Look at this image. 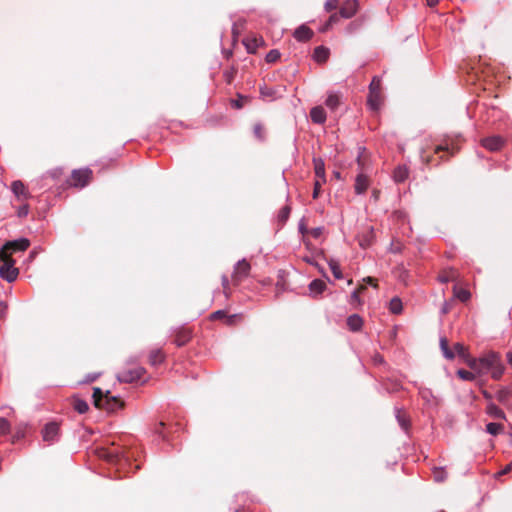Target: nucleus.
I'll use <instances>...</instances> for the list:
<instances>
[{
	"instance_id": "14",
	"label": "nucleus",
	"mask_w": 512,
	"mask_h": 512,
	"mask_svg": "<svg viewBox=\"0 0 512 512\" xmlns=\"http://www.w3.org/2000/svg\"><path fill=\"white\" fill-rule=\"evenodd\" d=\"M64 169L63 168H60V167H57V168H53L49 171H47L42 179L43 180H52L54 182V185H57L59 186L60 188H63V189H66L68 188L65 184V179L67 177H65L64 175Z\"/></svg>"
},
{
	"instance_id": "46",
	"label": "nucleus",
	"mask_w": 512,
	"mask_h": 512,
	"mask_svg": "<svg viewBox=\"0 0 512 512\" xmlns=\"http://www.w3.org/2000/svg\"><path fill=\"white\" fill-rule=\"evenodd\" d=\"M454 350L458 354V356L465 359L466 362L470 358L467 353L466 347L462 343H459V342L455 343Z\"/></svg>"
},
{
	"instance_id": "24",
	"label": "nucleus",
	"mask_w": 512,
	"mask_h": 512,
	"mask_svg": "<svg viewBox=\"0 0 512 512\" xmlns=\"http://www.w3.org/2000/svg\"><path fill=\"white\" fill-rule=\"evenodd\" d=\"M243 44L248 53L254 54L256 53L258 47L264 44V41L261 37H247L243 40Z\"/></svg>"
},
{
	"instance_id": "43",
	"label": "nucleus",
	"mask_w": 512,
	"mask_h": 512,
	"mask_svg": "<svg viewBox=\"0 0 512 512\" xmlns=\"http://www.w3.org/2000/svg\"><path fill=\"white\" fill-rule=\"evenodd\" d=\"M402 309H403V306H402V301L400 298L394 297L390 300L389 310L391 311V313L399 314L402 312Z\"/></svg>"
},
{
	"instance_id": "40",
	"label": "nucleus",
	"mask_w": 512,
	"mask_h": 512,
	"mask_svg": "<svg viewBox=\"0 0 512 512\" xmlns=\"http://www.w3.org/2000/svg\"><path fill=\"white\" fill-rule=\"evenodd\" d=\"M432 474L435 482L441 483L447 479V472L444 467H434Z\"/></svg>"
},
{
	"instance_id": "37",
	"label": "nucleus",
	"mask_w": 512,
	"mask_h": 512,
	"mask_svg": "<svg viewBox=\"0 0 512 512\" xmlns=\"http://www.w3.org/2000/svg\"><path fill=\"white\" fill-rule=\"evenodd\" d=\"M237 72H238V69L235 65H232L229 68L225 69L223 71L224 81L227 84H231L233 82V80L235 79Z\"/></svg>"
},
{
	"instance_id": "9",
	"label": "nucleus",
	"mask_w": 512,
	"mask_h": 512,
	"mask_svg": "<svg viewBox=\"0 0 512 512\" xmlns=\"http://www.w3.org/2000/svg\"><path fill=\"white\" fill-rule=\"evenodd\" d=\"M29 246L30 241L27 238H19L13 241H8L0 248V254L11 255L13 252L27 250Z\"/></svg>"
},
{
	"instance_id": "8",
	"label": "nucleus",
	"mask_w": 512,
	"mask_h": 512,
	"mask_svg": "<svg viewBox=\"0 0 512 512\" xmlns=\"http://www.w3.org/2000/svg\"><path fill=\"white\" fill-rule=\"evenodd\" d=\"M250 270H251V265L246 259L239 260L234 265L233 273L231 276L233 285L237 286L243 280H245L249 276Z\"/></svg>"
},
{
	"instance_id": "39",
	"label": "nucleus",
	"mask_w": 512,
	"mask_h": 512,
	"mask_svg": "<svg viewBox=\"0 0 512 512\" xmlns=\"http://www.w3.org/2000/svg\"><path fill=\"white\" fill-rule=\"evenodd\" d=\"M453 292L454 296L461 302H466L471 297V293L467 289L458 288L457 286H454Z\"/></svg>"
},
{
	"instance_id": "13",
	"label": "nucleus",
	"mask_w": 512,
	"mask_h": 512,
	"mask_svg": "<svg viewBox=\"0 0 512 512\" xmlns=\"http://www.w3.org/2000/svg\"><path fill=\"white\" fill-rule=\"evenodd\" d=\"M506 143L505 138L499 135H492L482 138L480 144L483 148L490 152L500 151Z\"/></svg>"
},
{
	"instance_id": "17",
	"label": "nucleus",
	"mask_w": 512,
	"mask_h": 512,
	"mask_svg": "<svg viewBox=\"0 0 512 512\" xmlns=\"http://www.w3.org/2000/svg\"><path fill=\"white\" fill-rule=\"evenodd\" d=\"M313 36H314L313 30L305 24L300 25L293 32V37L298 42H303V43L308 42L309 40L312 39Z\"/></svg>"
},
{
	"instance_id": "52",
	"label": "nucleus",
	"mask_w": 512,
	"mask_h": 512,
	"mask_svg": "<svg viewBox=\"0 0 512 512\" xmlns=\"http://www.w3.org/2000/svg\"><path fill=\"white\" fill-rule=\"evenodd\" d=\"M325 182H322L321 180L319 179H316L315 182H314V189H313V193H312V197L313 199H317L320 195V192H321V187L322 185L324 184Z\"/></svg>"
},
{
	"instance_id": "61",
	"label": "nucleus",
	"mask_w": 512,
	"mask_h": 512,
	"mask_svg": "<svg viewBox=\"0 0 512 512\" xmlns=\"http://www.w3.org/2000/svg\"><path fill=\"white\" fill-rule=\"evenodd\" d=\"M373 361L376 364H382L384 362V359L379 353H376L373 357Z\"/></svg>"
},
{
	"instance_id": "63",
	"label": "nucleus",
	"mask_w": 512,
	"mask_h": 512,
	"mask_svg": "<svg viewBox=\"0 0 512 512\" xmlns=\"http://www.w3.org/2000/svg\"><path fill=\"white\" fill-rule=\"evenodd\" d=\"M165 426V423L164 422H159L157 424V426L155 427V432L159 435H162V429L164 428Z\"/></svg>"
},
{
	"instance_id": "12",
	"label": "nucleus",
	"mask_w": 512,
	"mask_h": 512,
	"mask_svg": "<svg viewBox=\"0 0 512 512\" xmlns=\"http://www.w3.org/2000/svg\"><path fill=\"white\" fill-rule=\"evenodd\" d=\"M42 438L45 442L54 443L60 438V424L56 421H51L45 424L42 431Z\"/></svg>"
},
{
	"instance_id": "7",
	"label": "nucleus",
	"mask_w": 512,
	"mask_h": 512,
	"mask_svg": "<svg viewBox=\"0 0 512 512\" xmlns=\"http://www.w3.org/2000/svg\"><path fill=\"white\" fill-rule=\"evenodd\" d=\"M171 336L177 347H183L191 341L193 330L187 325L178 326L172 330Z\"/></svg>"
},
{
	"instance_id": "27",
	"label": "nucleus",
	"mask_w": 512,
	"mask_h": 512,
	"mask_svg": "<svg viewBox=\"0 0 512 512\" xmlns=\"http://www.w3.org/2000/svg\"><path fill=\"white\" fill-rule=\"evenodd\" d=\"M409 177V169L406 165H399L394 169L393 179L397 183L406 181Z\"/></svg>"
},
{
	"instance_id": "3",
	"label": "nucleus",
	"mask_w": 512,
	"mask_h": 512,
	"mask_svg": "<svg viewBox=\"0 0 512 512\" xmlns=\"http://www.w3.org/2000/svg\"><path fill=\"white\" fill-rule=\"evenodd\" d=\"M92 178L93 171L90 168L74 169L70 177L65 179V184L68 188H84L91 182Z\"/></svg>"
},
{
	"instance_id": "33",
	"label": "nucleus",
	"mask_w": 512,
	"mask_h": 512,
	"mask_svg": "<svg viewBox=\"0 0 512 512\" xmlns=\"http://www.w3.org/2000/svg\"><path fill=\"white\" fill-rule=\"evenodd\" d=\"M501 111L496 107L486 108L485 116H483V120L488 123H494L496 119L500 118Z\"/></svg>"
},
{
	"instance_id": "30",
	"label": "nucleus",
	"mask_w": 512,
	"mask_h": 512,
	"mask_svg": "<svg viewBox=\"0 0 512 512\" xmlns=\"http://www.w3.org/2000/svg\"><path fill=\"white\" fill-rule=\"evenodd\" d=\"M347 326L348 328L353 331V332H357L359 330H361L362 326H363V320L362 318L357 315V314H353V315H350L348 318H347Z\"/></svg>"
},
{
	"instance_id": "26",
	"label": "nucleus",
	"mask_w": 512,
	"mask_h": 512,
	"mask_svg": "<svg viewBox=\"0 0 512 512\" xmlns=\"http://www.w3.org/2000/svg\"><path fill=\"white\" fill-rule=\"evenodd\" d=\"M330 55V51L325 46H317L313 52V59L317 63H325Z\"/></svg>"
},
{
	"instance_id": "6",
	"label": "nucleus",
	"mask_w": 512,
	"mask_h": 512,
	"mask_svg": "<svg viewBox=\"0 0 512 512\" xmlns=\"http://www.w3.org/2000/svg\"><path fill=\"white\" fill-rule=\"evenodd\" d=\"M146 370L141 366L126 367L117 375V379L123 383H134L145 375Z\"/></svg>"
},
{
	"instance_id": "45",
	"label": "nucleus",
	"mask_w": 512,
	"mask_h": 512,
	"mask_svg": "<svg viewBox=\"0 0 512 512\" xmlns=\"http://www.w3.org/2000/svg\"><path fill=\"white\" fill-rule=\"evenodd\" d=\"M329 267L331 269V272H332L333 276L336 279H342L343 278L341 267H340V265H339V263L337 261L330 260L329 261Z\"/></svg>"
},
{
	"instance_id": "58",
	"label": "nucleus",
	"mask_w": 512,
	"mask_h": 512,
	"mask_svg": "<svg viewBox=\"0 0 512 512\" xmlns=\"http://www.w3.org/2000/svg\"><path fill=\"white\" fill-rule=\"evenodd\" d=\"M422 162L426 165H430L434 163V157L430 155H425L424 153L421 155Z\"/></svg>"
},
{
	"instance_id": "64",
	"label": "nucleus",
	"mask_w": 512,
	"mask_h": 512,
	"mask_svg": "<svg viewBox=\"0 0 512 512\" xmlns=\"http://www.w3.org/2000/svg\"><path fill=\"white\" fill-rule=\"evenodd\" d=\"M506 360H507V363L512 367V352L511 351L507 352Z\"/></svg>"
},
{
	"instance_id": "42",
	"label": "nucleus",
	"mask_w": 512,
	"mask_h": 512,
	"mask_svg": "<svg viewBox=\"0 0 512 512\" xmlns=\"http://www.w3.org/2000/svg\"><path fill=\"white\" fill-rule=\"evenodd\" d=\"M503 429L504 426L501 423L490 422L486 425V432L493 436L500 434Z\"/></svg>"
},
{
	"instance_id": "23",
	"label": "nucleus",
	"mask_w": 512,
	"mask_h": 512,
	"mask_svg": "<svg viewBox=\"0 0 512 512\" xmlns=\"http://www.w3.org/2000/svg\"><path fill=\"white\" fill-rule=\"evenodd\" d=\"M485 412L489 417L493 419H506L505 412L501 408H499L493 401L487 403Z\"/></svg>"
},
{
	"instance_id": "21",
	"label": "nucleus",
	"mask_w": 512,
	"mask_h": 512,
	"mask_svg": "<svg viewBox=\"0 0 512 512\" xmlns=\"http://www.w3.org/2000/svg\"><path fill=\"white\" fill-rule=\"evenodd\" d=\"M310 118L311 121L315 124H324L327 120L325 109L320 105L312 107L310 110Z\"/></svg>"
},
{
	"instance_id": "10",
	"label": "nucleus",
	"mask_w": 512,
	"mask_h": 512,
	"mask_svg": "<svg viewBox=\"0 0 512 512\" xmlns=\"http://www.w3.org/2000/svg\"><path fill=\"white\" fill-rule=\"evenodd\" d=\"M97 455L109 463H118L122 459H127L124 452L118 448H99Z\"/></svg>"
},
{
	"instance_id": "2",
	"label": "nucleus",
	"mask_w": 512,
	"mask_h": 512,
	"mask_svg": "<svg viewBox=\"0 0 512 512\" xmlns=\"http://www.w3.org/2000/svg\"><path fill=\"white\" fill-rule=\"evenodd\" d=\"M92 397L97 408H103L108 412H114L123 407L119 397L111 395L110 391L104 392L98 387L93 389Z\"/></svg>"
},
{
	"instance_id": "36",
	"label": "nucleus",
	"mask_w": 512,
	"mask_h": 512,
	"mask_svg": "<svg viewBox=\"0 0 512 512\" xmlns=\"http://www.w3.org/2000/svg\"><path fill=\"white\" fill-rule=\"evenodd\" d=\"M440 348L443 353V356L448 360H453L455 358V353L449 348L448 340L445 337L440 338Z\"/></svg>"
},
{
	"instance_id": "59",
	"label": "nucleus",
	"mask_w": 512,
	"mask_h": 512,
	"mask_svg": "<svg viewBox=\"0 0 512 512\" xmlns=\"http://www.w3.org/2000/svg\"><path fill=\"white\" fill-rule=\"evenodd\" d=\"M365 289L364 286H360L358 289L352 292L351 298L355 301H359V293Z\"/></svg>"
},
{
	"instance_id": "5",
	"label": "nucleus",
	"mask_w": 512,
	"mask_h": 512,
	"mask_svg": "<svg viewBox=\"0 0 512 512\" xmlns=\"http://www.w3.org/2000/svg\"><path fill=\"white\" fill-rule=\"evenodd\" d=\"M382 104V94H381V81L378 77H373L370 85H369V94L367 97V105L373 110L377 111L380 109Z\"/></svg>"
},
{
	"instance_id": "34",
	"label": "nucleus",
	"mask_w": 512,
	"mask_h": 512,
	"mask_svg": "<svg viewBox=\"0 0 512 512\" xmlns=\"http://www.w3.org/2000/svg\"><path fill=\"white\" fill-rule=\"evenodd\" d=\"M458 151V147L454 144H449L445 142L443 144L437 145L434 148V154H439L440 152H448L451 156L454 155Z\"/></svg>"
},
{
	"instance_id": "22",
	"label": "nucleus",
	"mask_w": 512,
	"mask_h": 512,
	"mask_svg": "<svg viewBox=\"0 0 512 512\" xmlns=\"http://www.w3.org/2000/svg\"><path fill=\"white\" fill-rule=\"evenodd\" d=\"M326 283L321 279H314L310 282L308 289L313 298H317L326 290Z\"/></svg>"
},
{
	"instance_id": "32",
	"label": "nucleus",
	"mask_w": 512,
	"mask_h": 512,
	"mask_svg": "<svg viewBox=\"0 0 512 512\" xmlns=\"http://www.w3.org/2000/svg\"><path fill=\"white\" fill-rule=\"evenodd\" d=\"M250 102H251L250 96H245L240 93H237V98L231 99L230 105L232 108L240 110L244 107L245 104L250 103Z\"/></svg>"
},
{
	"instance_id": "4",
	"label": "nucleus",
	"mask_w": 512,
	"mask_h": 512,
	"mask_svg": "<svg viewBox=\"0 0 512 512\" xmlns=\"http://www.w3.org/2000/svg\"><path fill=\"white\" fill-rule=\"evenodd\" d=\"M0 261H2L0 265V277L9 283L15 281L19 274L18 269L15 267V260L11 255L0 254Z\"/></svg>"
},
{
	"instance_id": "25",
	"label": "nucleus",
	"mask_w": 512,
	"mask_h": 512,
	"mask_svg": "<svg viewBox=\"0 0 512 512\" xmlns=\"http://www.w3.org/2000/svg\"><path fill=\"white\" fill-rule=\"evenodd\" d=\"M165 353L162 349L156 348L152 349L148 356V361L151 366H157L162 364L165 361Z\"/></svg>"
},
{
	"instance_id": "28",
	"label": "nucleus",
	"mask_w": 512,
	"mask_h": 512,
	"mask_svg": "<svg viewBox=\"0 0 512 512\" xmlns=\"http://www.w3.org/2000/svg\"><path fill=\"white\" fill-rule=\"evenodd\" d=\"M395 417L397 419V422L399 423L400 427L407 431L410 427V420L406 412L402 408H395Z\"/></svg>"
},
{
	"instance_id": "51",
	"label": "nucleus",
	"mask_w": 512,
	"mask_h": 512,
	"mask_svg": "<svg viewBox=\"0 0 512 512\" xmlns=\"http://www.w3.org/2000/svg\"><path fill=\"white\" fill-rule=\"evenodd\" d=\"M227 316V312L225 310H217L210 314V320L217 321V320H224Z\"/></svg>"
},
{
	"instance_id": "49",
	"label": "nucleus",
	"mask_w": 512,
	"mask_h": 512,
	"mask_svg": "<svg viewBox=\"0 0 512 512\" xmlns=\"http://www.w3.org/2000/svg\"><path fill=\"white\" fill-rule=\"evenodd\" d=\"M281 54L277 49L270 50L265 57L267 63H274L280 58Z\"/></svg>"
},
{
	"instance_id": "57",
	"label": "nucleus",
	"mask_w": 512,
	"mask_h": 512,
	"mask_svg": "<svg viewBox=\"0 0 512 512\" xmlns=\"http://www.w3.org/2000/svg\"><path fill=\"white\" fill-rule=\"evenodd\" d=\"M340 17L341 16L339 13H333L330 15V17L328 18L327 21L329 22V24H331L333 26L334 24H336L339 21Z\"/></svg>"
},
{
	"instance_id": "11",
	"label": "nucleus",
	"mask_w": 512,
	"mask_h": 512,
	"mask_svg": "<svg viewBox=\"0 0 512 512\" xmlns=\"http://www.w3.org/2000/svg\"><path fill=\"white\" fill-rule=\"evenodd\" d=\"M10 189L17 202H27L32 197L28 187L21 180H14Z\"/></svg>"
},
{
	"instance_id": "60",
	"label": "nucleus",
	"mask_w": 512,
	"mask_h": 512,
	"mask_svg": "<svg viewBox=\"0 0 512 512\" xmlns=\"http://www.w3.org/2000/svg\"><path fill=\"white\" fill-rule=\"evenodd\" d=\"M511 470H512V463H509L508 465H506L504 467V469H502L501 471H499L497 473V476L500 477L502 475H505V474L509 473Z\"/></svg>"
},
{
	"instance_id": "41",
	"label": "nucleus",
	"mask_w": 512,
	"mask_h": 512,
	"mask_svg": "<svg viewBox=\"0 0 512 512\" xmlns=\"http://www.w3.org/2000/svg\"><path fill=\"white\" fill-rule=\"evenodd\" d=\"M243 321V314L242 313H236L226 316V318L223 320V322L227 326H235Z\"/></svg>"
},
{
	"instance_id": "29",
	"label": "nucleus",
	"mask_w": 512,
	"mask_h": 512,
	"mask_svg": "<svg viewBox=\"0 0 512 512\" xmlns=\"http://www.w3.org/2000/svg\"><path fill=\"white\" fill-rule=\"evenodd\" d=\"M313 164L316 179H319L322 182H326L324 161L321 158H314Z\"/></svg>"
},
{
	"instance_id": "53",
	"label": "nucleus",
	"mask_w": 512,
	"mask_h": 512,
	"mask_svg": "<svg viewBox=\"0 0 512 512\" xmlns=\"http://www.w3.org/2000/svg\"><path fill=\"white\" fill-rule=\"evenodd\" d=\"M8 315V305L4 301H0V321H5Z\"/></svg>"
},
{
	"instance_id": "47",
	"label": "nucleus",
	"mask_w": 512,
	"mask_h": 512,
	"mask_svg": "<svg viewBox=\"0 0 512 512\" xmlns=\"http://www.w3.org/2000/svg\"><path fill=\"white\" fill-rule=\"evenodd\" d=\"M10 430H11L10 422L4 417H0V436L9 434Z\"/></svg>"
},
{
	"instance_id": "50",
	"label": "nucleus",
	"mask_w": 512,
	"mask_h": 512,
	"mask_svg": "<svg viewBox=\"0 0 512 512\" xmlns=\"http://www.w3.org/2000/svg\"><path fill=\"white\" fill-rule=\"evenodd\" d=\"M221 282H222V287H223V293L226 298H229L231 295V289H230L228 277L226 275H222Z\"/></svg>"
},
{
	"instance_id": "54",
	"label": "nucleus",
	"mask_w": 512,
	"mask_h": 512,
	"mask_svg": "<svg viewBox=\"0 0 512 512\" xmlns=\"http://www.w3.org/2000/svg\"><path fill=\"white\" fill-rule=\"evenodd\" d=\"M338 0H327L324 4V8L327 12H331L338 7Z\"/></svg>"
},
{
	"instance_id": "62",
	"label": "nucleus",
	"mask_w": 512,
	"mask_h": 512,
	"mask_svg": "<svg viewBox=\"0 0 512 512\" xmlns=\"http://www.w3.org/2000/svg\"><path fill=\"white\" fill-rule=\"evenodd\" d=\"M222 54L225 59L229 60L233 56V51L230 49H225L222 51Z\"/></svg>"
},
{
	"instance_id": "55",
	"label": "nucleus",
	"mask_w": 512,
	"mask_h": 512,
	"mask_svg": "<svg viewBox=\"0 0 512 512\" xmlns=\"http://www.w3.org/2000/svg\"><path fill=\"white\" fill-rule=\"evenodd\" d=\"M284 274V271H280L279 272V280L278 282L276 283V289L277 291H284V282H283V275Z\"/></svg>"
},
{
	"instance_id": "35",
	"label": "nucleus",
	"mask_w": 512,
	"mask_h": 512,
	"mask_svg": "<svg viewBox=\"0 0 512 512\" xmlns=\"http://www.w3.org/2000/svg\"><path fill=\"white\" fill-rule=\"evenodd\" d=\"M291 207L290 205H284L278 212L277 221L280 226H283L290 217Z\"/></svg>"
},
{
	"instance_id": "15",
	"label": "nucleus",
	"mask_w": 512,
	"mask_h": 512,
	"mask_svg": "<svg viewBox=\"0 0 512 512\" xmlns=\"http://www.w3.org/2000/svg\"><path fill=\"white\" fill-rule=\"evenodd\" d=\"M358 10H359L358 0H345L339 9V14L342 18L350 19L356 15Z\"/></svg>"
},
{
	"instance_id": "1",
	"label": "nucleus",
	"mask_w": 512,
	"mask_h": 512,
	"mask_svg": "<svg viewBox=\"0 0 512 512\" xmlns=\"http://www.w3.org/2000/svg\"><path fill=\"white\" fill-rule=\"evenodd\" d=\"M467 365L476 372L477 375L490 374L494 380H500L504 374L505 366L501 355L495 351H489L478 358H469Z\"/></svg>"
},
{
	"instance_id": "38",
	"label": "nucleus",
	"mask_w": 512,
	"mask_h": 512,
	"mask_svg": "<svg viewBox=\"0 0 512 512\" xmlns=\"http://www.w3.org/2000/svg\"><path fill=\"white\" fill-rule=\"evenodd\" d=\"M253 134L259 141H264L266 139V130L264 125L260 122L255 123L253 126Z\"/></svg>"
},
{
	"instance_id": "20",
	"label": "nucleus",
	"mask_w": 512,
	"mask_h": 512,
	"mask_svg": "<svg viewBox=\"0 0 512 512\" xmlns=\"http://www.w3.org/2000/svg\"><path fill=\"white\" fill-rule=\"evenodd\" d=\"M496 400L504 407L512 410V390L504 387L497 391L495 395Z\"/></svg>"
},
{
	"instance_id": "56",
	"label": "nucleus",
	"mask_w": 512,
	"mask_h": 512,
	"mask_svg": "<svg viewBox=\"0 0 512 512\" xmlns=\"http://www.w3.org/2000/svg\"><path fill=\"white\" fill-rule=\"evenodd\" d=\"M309 233L311 234L312 237L319 238L323 233V228L322 227L312 228L309 231Z\"/></svg>"
},
{
	"instance_id": "48",
	"label": "nucleus",
	"mask_w": 512,
	"mask_h": 512,
	"mask_svg": "<svg viewBox=\"0 0 512 512\" xmlns=\"http://www.w3.org/2000/svg\"><path fill=\"white\" fill-rule=\"evenodd\" d=\"M20 205L16 211L19 218H24L29 214L30 206L27 202H19Z\"/></svg>"
},
{
	"instance_id": "19",
	"label": "nucleus",
	"mask_w": 512,
	"mask_h": 512,
	"mask_svg": "<svg viewBox=\"0 0 512 512\" xmlns=\"http://www.w3.org/2000/svg\"><path fill=\"white\" fill-rule=\"evenodd\" d=\"M342 104V94L340 92L329 91L325 100L326 107L335 112Z\"/></svg>"
},
{
	"instance_id": "16",
	"label": "nucleus",
	"mask_w": 512,
	"mask_h": 512,
	"mask_svg": "<svg viewBox=\"0 0 512 512\" xmlns=\"http://www.w3.org/2000/svg\"><path fill=\"white\" fill-rule=\"evenodd\" d=\"M459 278L460 273L457 269L453 267H447L441 270L437 277V280L442 284H446L448 282H459Z\"/></svg>"
},
{
	"instance_id": "44",
	"label": "nucleus",
	"mask_w": 512,
	"mask_h": 512,
	"mask_svg": "<svg viewBox=\"0 0 512 512\" xmlns=\"http://www.w3.org/2000/svg\"><path fill=\"white\" fill-rule=\"evenodd\" d=\"M457 376L464 381H474L476 379V372H470L465 369H459L456 372Z\"/></svg>"
},
{
	"instance_id": "18",
	"label": "nucleus",
	"mask_w": 512,
	"mask_h": 512,
	"mask_svg": "<svg viewBox=\"0 0 512 512\" xmlns=\"http://www.w3.org/2000/svg\"><path fill=\"white\" fill-rule=\"evenodd\" d=\"M369 186H370L369 177L362 172L358 173V175L355 178V183H354L355 193L357 195H362L367 191Z\"/></svg>"
},
{
	"instance_id": "31",
	"label": "nucleus",
	"mask_w": 512,
	"mask_h": 512,
	"mask_svg": "<svg viewBox=\"0 0 512 512\" xmlns=\"http://www.w3.org/2000/svg\"><path fill=\"white\" fill-rule=\"evenodd\" d=\"M72 406L73 409L77 411L79 414H84L89 410L88 403L78 396H74L72 398Z\"/></svg>"
}]
</instances>
